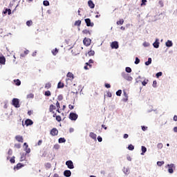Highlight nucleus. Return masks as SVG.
Returning <instances> with one entry per match:
<instances>
[{"label": "nucleus", "instance_id": "f257e3e1", "mask_svg": "<svg viewBox=\"0 0 177 177\" xmlns=\"http://www.w3.org/2000/svg\"><path fill=\"white\" fill-rule=\"evenodd\" d=\"M122 77L126 80V81H132V80H133V78L129 74L125 72L122 73Z\"/></svg>", "mask_w": 177, "mask_h": 177}, {"label": "nucleus", "instance_id": "4d7b16f0", "mask_svg": "<svg viewBox=\"0 0 177 177\" xmlns=\"http://www.w3.org/2000/svg\"><path fill=\"white\" fill-rule=\"evenodd\" d=\"M156 85H157V81L154 80L153 82V88H156Z\"/></svg>", "mask_w": 177, "mask_h": 177}, {"label": "nucleus", "instance_id": "a211bd4d", "mask_svg": "<svg viewBox=\"0 0 177 177\" xmlns=\"http://www.w3.org/2000/svg\"><path fill=\"white\" fill-rule=\"evenodd\" d=\"M141 150H142V153H141V155L142 156H144L145 155V153H146L147 151V148H146V147L145 146H142L141 147Z\"/></svg>", "mask_w": 177, "mask_h": 177}, {"label": "nucleus", "instance_id": "f8f14e48", "mask_svg": "<svg viewBox=\"0 0 177 177\" xmlns=\"http://www.w3.org/2000/svg\"><path fill=\"white\" fill-rule=\"evenodd\" d=\"M53 110H56V106L53 105V104H50V107H49V111L50 113H55V111H53Z\"/></svg>", "mask_w": 177, "mask_h": 177}, {"label": "nucleus", "instance_id": "473e14b6", "mask_svg": "<svg viewBox=\"0 0 177 177\" xmlns=\"http://www.w3.org/2000/svg\"><path fill=\"white\" fill-rule=\"evenodd\" d=\"M84 70H89V68H89V62L86 63V66H84Z\"/></svg>", "mask_w": 177, "mask_h": 177}, {"label": "nucleus", "instance_id": "423d86ee", "mask_svg": "<svg viewBox=\"0 0 177 177\" xmlns=\"http://www.w3.org/2000/svg\"><path fill=\"white\" fill-rule=\"evenodd\" d=\"M91 40L89 38H86L85 37L83 40V44L84 45H85L86 46H89V45H91Z\"/></svg>", "mask_w": 177, "mask_h": 177}, {"label": "nucleus", "instance_id": "774afa93", "mask_svg": "<svg viewBox=\"0 0 177 177\" xmlns=\"http://www.w3.org/2000/svg\"><path fill=\"white\" fill-rule=\"evenodd\" d=\"M174 132H177V127L174 128Z\"/></svg>", "mask_w": 177, "mask_h": 177}, {"label": "nucleus", "instance_id": "7ed1b4c3", "mask_svg": "<svg viewBox=\"0 0 177 177\" xmlns=\"http://www.w3.org/2000/svg\"><path fill=\"white\" fill-rule=\"evenodd\" d=\"M12 104L14 107L19 109V107H20V104H19V99H17V98L12 99Z\"/></svg>", "mask_w": 177, "mask_h": 177}, {"label": "nucleus", "instance_id": "338daca9", "mask_svg": "<svg viewBox=\"0 0 177 177\" xmlns=\"http://www.w3.org/2000/svg\"><path fill=\"white\" fill-rule=\"evenodd\" d=\"M53 177H59V174H55L53 175Z\"/></svg>", "mask_w": 177, "mask_h": 177}, {"label": "nucleus", "instance_id": "6e6552de", "mask_svg": "<svg viewBox=\"0 0 177 177\" xmlns=\"http://www.w3.org/2000/svg\"><path fill=\"white\" fill-rule=\"evenodd\" d=\"M168 172L169 174H174V168H175V165L174 164H171V165H168Z\"/></svg>", "mask_w": 177, "mask_h": 177}, {"label": "nucleus", "instance_id": "603ef678", "mask_svg": "<svg viewBox=\"0 0 177 177\" xmlns=\"http://www.w3.org/2000/svg\"><path fill=\"white\" fill-rule=\"evenodd\" d=\"M146 2H147V0H142L141 6H143V5H146Z\"/></svg>", "mask_w": 177, "mask_h": 177}, {"label": "nucleus", "instance_id": "e2e57ef3", "mask_svg": "<svg viewBox=\"0 0 177 177\" xmlns=\"http://www.w3.org/2000/svg\"><path fill=\"white\" fill-rule=\"evenodd\" d=\"M85 21H86V23H91V19H85Z\"/></svg>", "mask_w": 177, "mask_h": 177}, {"label": "nucleus", "instance_id": "f704fd0d", "mask_svg": "<svg viewBox=\"0 0 177 177\" xmlns=\"http://www.w3.org/2000/svg\"><path fill=\"white\" fill-rule=\"evenodd\" d=\"M51 95H52V93L49 91H45V93H44L45 96H50Z\"/></svg>", "mask_w": 177, "mask_h": 177}, {"label": "nucleus", "instance_id": "7c9ffc66", "mask_svg": "<svg viewBox=\"0 0 177 177\" xmlns=\"http://www.w3.org/2000/svg\"><path fill=\"white\" fill-rule=\"evenodd\" d=\"M147 82H149V80H145L142 82V85H143V86H146V85H147Z\"/></svg>", "mask_w": 177, "mask_h": 177}, {"label": "nucleus", "instance_id": "8fccbe9b", "mask_svg": "<svg viewBox=\"0 0 177 177\" xmlns=\"http://www.w3.org/2000/svg\"><path fill=\"white\" fill-rule=\"evenodd\" d=\"M161 75H162V72H158V73H156L157 78L161 77Z\"/></svg>", "mask_w": 177, "mask_h": 177}, {"label": "nucleus", "instance_id": "a18cd8bd", "mask_svg": "<svg viewBox=\"0 0 177 177\" xmlns=\"http://www.w3.org/2000/svg\"><path fill=\"white\" fill-rule=\"evenodd\" d=\"M128 149L131 151L135 149V147L132 145H129L128 147Z\"/></svg>", "mask_w": 177, "mask_h": 177}, {"label": "nucleus", "instance_id": "6e6d98bb", "mask_svg": "<svg viewBox=\"0 0 177 177\" xmlns=\"http://www.w3.org/2000/svg\"><path fill=\"white\" fill-rule=\"evenodd\" d=\"M41 145H42V140H40L38 141L37 145L41 146Z\"/></svg>", "mask_w": 177, "mask_h": 177}, {"label": "nucleus", "instance_id": "13d9d810", "mask_svg": "<svg viewBox=\"0 0 177 177\" xmlns=\"http://www.w3.org/2000/svg\"><path fill=\"white\" fill-rule=\"evenodd\" d=\"M129 137V136L127 133H125L123 136L124 139H128Z\"/></svg>", "mask_w": 177, "mask_h": 177}, {"label": "nucleus", "instance_id": "680f3d73", "mask_svg": "<svg viewBox=\"0 0 177 177\" xmlns=\"http://www.w3.org/2000/svg\"><path fill=\"white\" fill-rule=\"evenodd\" d=\"M68 107H69L70 110H73L74 109V106L71 105V104H69Z\"/></svg>", "mask_w": 177, "mask_h": 177}, {"label": "nucleus", "instance_id": "ea45409f", "mask_svg": "<svg viewBox=\"0 0 177 177\" xmlns=\"http://www.w3.org/2000/svg\"><path fill=\"white\" fill-rule=\"evenodd\" d=\"M10 162H11V164H15V162H16V160H15V156L10 158Z\"/></svg>", "mask_w": 177, "mask_h": 177}, {"label": "nucleus", "instance_id": "aec40b11", "mask_svg": "<svg viewBox=\"0 0 177 177\" xmlns=\"http://www.w3.org/2000/svg\"><path fill=\"white\" fill-rule=\"evenodd\" d=\"M52 88V84L50 82H48L45 84L46 89H50Z\"/></svg>", "mask_w": 177, "mask_h": 177}, {"label": "nucleus", "instance_id": "e433bc0d", "mask_svg": "<svg viewBox=\"0 0 177 177\" xmlns=\"http://www.w3.org/2000/svg\"><path fill=\"white\" fill-rule=\"evenodd\" d=\"M89 68H92V64H93V59H89Z\"/></svg>", "mask_w": 177, "mask_h": 177}, {"label": "nucleus", "instance_id": "3c124183", "mask_svg": "<svg viewBox=\"0 0 177 177\" xmlns=\"http://www.w3.org/2000/svg\"><path fill=\"white\" fill-rule=\"evenodd\" d=\"M87 27H93V23H86Z\"/></svg>", "mask_w": 177, "mask_h": 177}, {"label": "nucleus", "instance_id": "72a5a7b5", "mask_svg": "<svg viewBox=\"0 0 177 177\" xmlns=\"http://www.w3.org/2000/svg\"><path fill=\"white\" fill-rule=\"evenodd\" d=\"M157 147H158L160 150H161V149H162V147H164V145H162V143H158V144L157 145Z\"/></svg>", "mask_w": 177, "mask_h": 177}, {"label": "nucleus", "instance_id": "c9c22d12", "mask_svg": "<svg viewBox=\"0 0 177 177\" xmlns=\"http://www.w3.org/2000/svg\"><path fill=\"white\" fill-rule=\"evenodd\" d=\"M56 121H57L58 122H60V121H62V116L61 115H57L56 116Z\"/></svg>", "mask_w": 177, "mask_h": 177}, {"label": "nucleus", "instance_id": "bb28decb", "mask_svg": "<svg viewBox=\"0 0 177 177\" xmlns=\"http://www.w3.org/2000/svg\"><path fill=\"white\" fill-rule=\"evenodd\" d=\"M88 56H95V51L91 50L90 51L88 52Z\"/></svg>", "mask_w": 177, "mask_h": 177}, {"label": "nucleus", "instance_id": "c756f323", "mask_svg": "<svg viewBox=\"0 0 177 177\" xmlns=\"http://www.w3.org/2000/svg\"><path fill=\"white\" fill-rule=\"evenodd\" d=\"M151 64V58H148V61L145 62V66H149Z\"/></svg>", "mask_w": 177, "mask_h": 177}, {"label": "nucleus", "instance_id": "1a4fd4ad", "mask_svg": "<svg viewBox=\"0 0 177 177\" xmlns=\"http://www.w3.org/2000/svg\"><path fill=\"white\" fill-rule=\"evenodd\" d=\"M111 47L112 49H118V41H113L111 44Z\"/></svg>", "mask_w": 177, "mask_h": 177}, {"label": "nucleus", "instance_id": "a19ab883", "mask_svg": "<svg viewBox=\"0 0 177 177\" xmlns=\"http://www.w3.org/2000/svg\"><path fill=\"white\" fill-rule=\"evenodd\" d=\"M53 149H55V150H59V149H60V145L56 144L54 145Z\"/></svg>", "mask_w": 177, "mask_h": 177}, {"label": "nucleus", "instance_id": "9b49d317", "mask_svg": "<svg viewBox=\"0 0 177 177\" xmlns=\"http://www.w3.org/2000/svg\"><path fill=\"white\" fill-rule=\"evenodd\" d=\"M25 124H26V127H28L29 125H32V124H34V122H32V120H31L30 119H27L25 121Z\"/></svg>", "mask_w": 177, "mask_h": 177}, {"label": "nucleus", "instance_id": "2f4dec72", "mask_svg": "<svg viewBox=\"0 0 177 177\" xmlns=\"http://www.w3.org/2000/svg\"><path fill=\"white\" fill-rule=\"evenodd\" d=\"M27 99H34V94L30 93L27 95Z\"/></svg>", "mask_w": 177, "mask_h": 177}, {"label": "nucleus", "instance_id": "4c0bfd02", "mask_svg": "<svg viewBox=\"0 0 177 177\" xmlns=\"http://www.w3.org/2000/svg\"><path fill=\"white\" fill-rule=\"evenodd\" d=\"M125 71L127 73H132V69L130 67H126Z\"/></svg>", "mask_w": 177, "mask_h": 177}, {"label": "nucleus", "instance_id": "a878e982", "mask_svg": "<svg viewBox=\"0 0 177 177\" xmlns=\"http://www.w3.org/2000/svg\"><path fill=\"white\" fill-rule=\"evenodd\" d=\"M8 13V15H12V10L9 8H6L4 11V14Z\"/></svg>", "mask_w": 177, "mask_h": 177}, {"label": "nucleus", "instance_id": "5fc2aeb1", "mask_svg": "<svg viewBox=\"0 0 177 177\" xmlns=\"http://www.w3.org/2000/svg\"><path fill=\"white\" fill-rule=\"evenodd\" d=\"M105 88H111V85H110V84H105Z\"/></svg>", "mask_w": 177, "mask_h": 177}, {"label": "nucleus", "instance_id": "c03bdc74", "mask_svg": "<svg viewBox=\"0 0 177 177\" xmlns=\"http://www.w3.org/2000/svg\"><path fill=\"white\" fill-rule=\"evenodd\" d=\"M24 150L26 151V153H27V154L31 153V149L30 148H25Z\"/></svg>", "mask_w": 177, "mask_h": 177}, {"label": "nucleus", "instance_id": "bf43d9fd", "mask_svg": "<svg viewBox=\"0 0 177 177\" xmlns=\"http://www.w3.org/2000/svg\"><path fill=\"white\" fill-rule=\"evenodd\" d=\"M142 131H147V127L142 126Z\"/></svg>", "mask_w": 177, "mask_h": 177}, {"label": "nucleus", "instance_id": "2eb2a0df", "mask_svg": "<svg viewBox=\"0 0 177 177\" xmlns=\"http://www.w3.org/2000/svg\"><path fill=\"white\" fill-rule=\"evenodd\" d=\"M88 5L91 9H93L95 8V3H93V1H92L91 0L88 1Z\"/></svg>", "mask_w": 177, "mask_h": 177}, {"label": "nucleus", "instance_id": "dca6fc26", "mask_svg": "<svg viewBox=\"0 0 177 177\" xmlns=\"http://www.w3.org/2000/svg\"><path fill=\"white\" fill-rule=\"evenodd\" d=\"M89 136H90V138H91V139H93L94 140H96L97 136L95 133L91 132L89 133Z\"/></svg>", "mask_w": 177, "mask_h": 177}, {"label": "nucleus", "instance_id": "ddd939ff", "mask_svg": "<svg viewBox=\"0 0 177 177\" xmlns=\"http://www.w3.org/2000/svg\"><path fill=\"white\" fill-rule=\"evenodd\" d=\"M64 176H66V177L71 176V171H70V170H65L64 171Z\"/></svg>", "mask_w": 177, "mask_h": 177}, {"label": "nucleus", "instance_id": "37998d69", "mask_svg": "<svg viewBox=\"0 0 177 177\" xmlns=\"http://www.w3.org/2000/svg\"><path fill=\"white\" fill-rule=\"evenodd\" d=\"M14 147H15V149H20L21 147V145L15 144Z\"/></svg>", "mask_w": 177, "mask_h": 177}, {"label": "nucleus", "instance_id": "412c9836", "mask_svg": "<svg viewBox=\"0 0 177 177\" xmlns=\"http://www.w3.org/2000/svg\"><path fill=\"white\" fill-rule=\"evenodd\" d=\"M14 82H15V85H17V86H19V85H21V82L19 79L15 80Z\"/></svg>", "mask_w": 177, "mask_h": 177}, {"label": "nucleus", "instance_id": "c85d7f7f", "mask_svg": "<svg viewBox=\"0 0 177 177\" xmlns=\"http://www.w3.org/2000/svg\"><path fill=\"white\" fill-rule=\"evenodd\" d=\"M153 46H154L155 48H158L159 46H160V42H158V41H155V42L153 43Z\"/></svg>", "mask_w": 177, "mask_h": 177}, {"label": "nucleus", "instance_id": "052dcab7", "mask_svg": "<svg viewBox=\"0 0 177 177\" xmlns=\"http://www.w3.org/2000/svg\"><path fill=\"white\" fill-rule=\"evenodd\" d=\"M97 140H98V142H102V140H103V139L102 138V137H100V136H99L97 137Z\"/></svg>", "mask_w": 177, "mask_h": 177}, {"label": "nucleus", "instance_id": "20e7f679", "mask_svg": "<svg viewBox=\"0 0 177 177\" xmlns=\"http://www.w3.org/2000/svg\"><path fill=\"white\" fill-rule=\"evenodd\" d=\"M66 165H67L69 169H74V163L72 160H67L66 162Z\"/></svg>", "mask_w": 177, "mask_h": 177}, {"label": "nucleus", "instance_id": "79ce46f5", "mask_svg": "<svg viewBox=\"0 0 177 177\" xmlns=\"http://www.w3.org/2000/svg\"><path fill=\"white\" fill-rule=\"evenodd\" d=\"M43 5L44 6H49V1H44V2H43Z\"/></svg>", "mask_w": 177, "mask_h": 177}, {"label": "nucleus", "instance_id": "de8ad7c7", "mask_svg": "<svg viewBox=\"0 0 177 177\" xmlns=\"http://www.w3.org/2000/svg\"><path fill=\"white\" fill-rule=\"evenodd\" d=\"M8 156H12V154H13V151L12 150V149H8Z\"/></svg>", "mask_w": 177, "mask_h": 177}, {"label": "nucleus", "instance_id": "69168bd1", "mask_svg": "<svg viewBox=\"0 0 177 177\" xmlns=\"http://www.w3.org/2000/svg\"><path fill=\"white\" fill-rule=\"evenodd\" d=\"M173 120L174 121H177V115H174Z\"/></svg>", "mask_w": 177, "mask_h": 177}, {"label": "nucleus", "instance_id": "b1692460", "mask_svg": "<svg viewBox=\"0 0 177 177\" xmlns=\"http://www.w3.org/2000/svg\"><path fill=\"white\" fill-rule=\"evenodd\" d=\"M59 143H66V138H60L58 140Z\"/></svg>", "mask_w": 177, "mask_h": 177}, {"label": "nucleus", "instance_id": "4468645a", "mask_svg": "<svg viewBox=\"0 0 177 177\" xmlns=\"http://www.w3.org/2000/svg\"><path fill=\"white\" fill-rule=\"evenodd\" d=\"M23 167H24V165L21 164V163H18L17 164L16 167H14V169H20V168H23Z\"/></svg>", "mask_w": 177, "mask_h": 177}, {"label": "nucleus", "instance_id": "0e129e2a", "mask_svg": "<svg viewBox=\"0 0 177 177\" xmlns=\"http://www.w3.org/2000/svg\"><path fill=\"white\" fill-rule=\"evenodd\" d=\"M107 96H108V97H111L112 95L110 92H108L107 93Z\"/></svg>", "mask_w": 177, "mask_h": 177}, {"label": "nucleus", "instance_id": "cd10ccee", "mask_svg": "<svg viewBox=\"0 0 177 177\" xmlns=\"http://www.w3.org/2000/svg\"><path fill=\"white\" fill-rule=\"evenodd\" d=\"M82 32H83L84 34H86V35H88H88H91V31H89V30H86V29L83 30H82Z\"/></svg>", "mask_w": 177, "mask_h": 177}, {"label": "nucleus", "instance_id": "39448f33", "mask_svg": "<svg viewBox=\"0 0 177 177\" xmlns=\"http://www.w3.org/2000/svg\"><path fill=\"white\" fill-rule=\"evenodd\" d=\"M50 134L51 136H57L59 134V130H57L56 128H53L50 130Z\"/></svg>", "mask_w": 177, "mask_h": 177}, {"label": "nucleus", "instance_id": "09e8293b", "mask_svg": "<svg viewBox=\"0 0 177 177\" xmlns=\"http://www.w3.org/2000/svg\"><path fill=\"white\" fill-rule=\"evenodd\" d=\"M140 63V59L138 57H136L135 64H139Z\"/></svg>", "mask_w": 177, "mask_h": 177}, {"label": "nucleus", "instance_id": "864d4df0", "mask_svg": "<svg viewBox=\"0 0 177 177\" xmlns=\"http://www.w3.org/2000/svg\"><path fill=\"white\" fill-rule=\"evenodd\" d=\"M159 5H160L161 8H162V6H164V2L162 1H159Z\"/></svg>", "mask_w": 177, "mask_h": 177}, {"label": "nucleus", "instance_id": "4be33fe9", "mask_svg": "<svg viewBox=\"0 0 177 177\" xmlns=\"http://www.w3.org/2000/svg\"><path fill=\"white\" fill-rule=\"evenodd\" d=\"M173 44L172 41L171 40H168L166 42V46H167L168 48H171V46H172Z\"/></svg>", "mask_w": 177, "mask_h": 177}, {"label": "nucleus", "instance_id": "f03ea898", "mask_svg": "<svg viewBox=\"0 0 177 177\" xmlns=\"http://www.w3.org/2000/svg\"><path fill=\"white\" fill-rule=\"evenodd\" d=\"M69 118L71 120V121H77L78 119V115L74 112H71L69 114Z\"/></svg>", "mask_w": 177, "mask_h": 177}, {"label": "nucleus", "instance_id": "0eeeda50", "mask_svg": "<svg viewBox=\"0 0 177 177\" xmlns=\"http://www.w3.org/2000/svg\"><path fill=\"white\" fill-rule=\"evenodd\" d=\"M15 140L17 142H19V143H23L24 142V138L22 137V136L17 135L15 136Z\"/></svg>", "mask_w": 177, "mask_h": 177}, {"label": "nucleus", "instance_id": "5701e85b", "mask_svg": "<svg viewBox=\"0 0 177 177\" xmlns=\"http://www.w3.org/2000/svg\"><path fill=\"white\" fill-rule=\"evenodd\" d=\"M52 53L54 56H56L57 53H59V50L57 48H55L52 50Z\"/></svg>", "mask_w": 177, "mask_h": 177}, {"label": "nucleus", "instance_id": "9d476101", "mask_svg": "<svg viewBox=\"0 0 177 177\" xmlns=\"http://www.w3.org/2000/svg\"><path fill=\"white\" fill-rule=\"evenodd\" d=\"M6 63V58H5V56L0 57V64H5Z\"/></svg>", "mask_w": 177, "mask_h": 177}, {"label": "nucleus", "instance_id": "393cba45", "mask_svg": "<svg viewBox=\"0 0 177 177\" xmlns=\"http://www.w3.org/2000/svg\"><path fill=\"white\" fill-rule=\"evenodd\" d=\"M28 53H30V51L28 50H26L24 51V54H21V57H25V56L28 55Z\"/></svg>", "mask_w": 177, "mask_h": 177}, {"label": "nucleus", "instance_id": "f3484780", "mask_svg": "<svg viewBox=\"0 0 177 177\" xmlns=\"http://www.w3.org/2000/svg\"><path fill=\"white\" fill-rule=\"evenodd\" d=\"M66 77L68 78H71V80H74V74H73L71 72H68L66 75Z\"/></svg>", "mask_w": 177, "mask_h": 177}, {"label": "nucleus", "instance_id": "6ab92c4d", "mask_svg": "<svg viewBox=\"0 0 177 177\" xmlns=\"http://www.w3.org/2000/svg\"><path fill=\"white\" fill-rule=\"evenodd\" d=\"M62 88H64V83H62V82H59L57 84V88L60 89Z\"/></svg>", "mask_w": 177, "mask_h": 177}, {"label": "nucleus", "instance_id": "49530a36", "mask_svg": "<svg viewBox=\"0 0 177 177\" xmlns=\"http://www.w3.org/2000/svg\"><path fill=\"white\" fill-rule=\"evenodd\" d=\"M122 93V90H118L117 92H116V95L117 96H121V94Z\"/></svg>", "mask_w": 177, "mask_h": 177}, {"label": "nucleus", "instance_id": "58836bf2", "mask_svg": "<svg viewBox=\"0 0 177 177\" xmlns=\"http://www.w3.org/2000/svg\"><path fill=\"white\" fill-rule=\"evenodd\" d=\"M157 165L158 167H161L162 165H164V161H158V162H157Z\"/></svg>", "mask_w": 177, "mask_h": 177}]
</instances>
